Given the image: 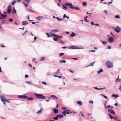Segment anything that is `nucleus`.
Returning <instances> with one entry per match:
<instances>
[{
  "mask_svg": "<svg viewBox=\"0 0 121 121\" xmlns=\"http://www.w3.org/2000/svg\"><path fill=\"white\" fill-rule=\"evenodd\" d=\"M65 5L66 6H70V8L71 9H74L76 10H79L80 9V8L79 7L73 6L72 4L70 3H65Z\"/></svg>",
  "mask_w": 121,
  "mask_h": 121,
  "instance_id": "nucleus-1",
  "label": "nucleus"
},
{
  "mask_svg": "<svg viewBox=\"0 0 121 121\" xmlns=\"http://www.w3.org/2000/svg\"><path fill=\"white\" fill-rule=\"evenodd\" d=\"M34 95L36 96L37 98L38 99H45L46 98V97L43 96L42 94L35 93L34 94Z\"/></svg>",
  "mask_w": 121,
  "mask_h": 121,
  "instance_id": "nucleus-2",
  "label": "nucleus"
},
{
  "mask_svg": "<svg viewBox=\"0 0 121 121\" xmlns=\"http://www.w3.org/2000/svg\"><path fill=\"white\" fill-rule=\"evenodd\" d=\"M106 65L108 68H111L113 67L112 63L110 61H107L106 63Z\"/></svg>",
  "mask_w": 121,
  "mask_h": 121,
  "instance_id": "nucleus-3",
  "label": "nucleus"
},
{
  "mask_svg": "<svg viewBox=\"0 0 121 121\" xmlns=\"http://www.w3.org/2000/svg\"><path fill=\"white\" fill-rule=\"evenodd\" d=\"M1 100L3 102L4 104L5 105L6 104V102H7L8 103H9L10 101L9 100H5L4 97H1Z\"/></svg>",
  "mask_w": 121,
  "mask_h": 121,
  "instance_id": "nucleus-4",
  "label": "nucleus"
},
{
  "mask_svg": "<svg viewBox=\"0 0 121 121\" xmlns=\"http://www.w3.org/2000/svg\"><path fill=\"white\" fill-rule=\"evenodd\" d=\"M11 9V5H9L8 8L7 13L9 14L10 13Z\"/></svg>",
  "mask_w": 121,
  "mask_h": 121,
  "instance_id": "nucleus-5",
  "label": "nucleus"
},
{
  "mask_svg": "<svg viewBox=\"0 0 121 121\" xmlns=\"http://www.w3.org/2000/svg\"><path fill=\"white\" fill-rule=\"evenodd\" d=\"M18 97L22 99H26L28 97L27 96L24 95H19L18 96Z\"/></svg>",
  "mask_w": 121,
  "mask_h": 121,
  "instance_id": "nucleus-6",
  "label": "nucleus"
},
{
  "mask_svg": "<svg viewBox=\"0 0 121 121\" xmlns=\"http://www.w3.org/2000/svg\"><path fill=\"white\" fill-rule=\"evenodd\" d=\"M69 48L70 49H79V48H78L77 46H69Z\"/></svg>",
  "mask_w": 121,
  "mask_h": 121,
  "instance_id": "nucleus-7",
  "label": "nucleus"
},
{
  "mask_svg": "<svg viewBox=\"0 0 121 121\" xmlns=\"http://www.w3.org/2000/svg\"><path fill=\"white\" fill-rule=\"evenodd\" d=\"M120 27H119L118 26H117L114 28V30L116 32L118 33L120 32Z\"/></svg>",
  "mask_w": 121,
  "mask_h": 121,
  "instance_id": "nucleus-8",
  "label": "nucleus"
},
{
  "mask_svg": "<svg viewBox=\"0 0 121 121\" xmlns=\"http://www.w3.org/2000/svg\"><path fill=\"white\" fill-rule=\"evenodd\" d=\"M113 39L112 37H110L108 39V41L110 43H112L113 42Z\"/></svg>",
  "mask_w": 121,
  "mask_h": 121,
  "instance_id": "nucleus-9",
  "label": "nucleus"
},
{
  "mask_svg": "<svg viewBox=\"0 0 121 121\" xmlns=\"http://www.w3.org/2000/svg\"><path fill=\"white\" fill-rule=\"evenodd\" d=\"M108 112L113 114H116L115 113V112L113 110L111 109H108Z\"/></svg>",
  "mask_w": 121,
  "mask_h": 121,
  "instance_id": "nucleus-10",
  "label": "nucleus"
},
{
  "mask_svg": "<svg viewBox=\"0 0 121 121\" xmlns=\"http://www.w3.org/2000/svg\"><path fill=\"white\" fill-rule=\"evenodd\" d=\"M11 13L13 14L16 13H17V11L15 10L14 7L11 11Z\"/></svg>",
  "mask_w": 121,
  "mask_h": 121,
  "instance_id": "nucleus-11",
  "label": "nucleus"
},
{
  "mask_svg": "<svg viewBox=\"0 0 121 121\" xmlns=\"http://www.w3.org/2000/svg\"><path fill=\"white\" fill-rule=\"evenodd\" d=\"M53 110L54 113L55 114L57 113L58 112V109L56 108H54Z\"/></svg>",
  "mask_w": 121,
  "mask_h": 121,
  "instance_id": "nucleus-12",
  "label": "nucleus"
},
{
  "mask_svg": "<svg viewBox=\"0 0 121 121\" xmlns=\"http://www.w3.org/2000/svg\"><path fill=\"white\" fill-rule=\"evenodd\" d=\"M22 23L23 25H26L28 24V23L27 21H24L22 22Z\"/></svg>",
  "mask_w": 121,
  "mask_h": 121,
  "instance_id": "nucleus-13",
  "label": "nucleus"
},
{
  "mask_svg": "<svg viewBox=\"0 0 121 121\" xmlns=\"http://www.w3.org/2000/svg\"><path fill=\"white\" fill-rule=\"evenodd\" d=\"M93 88H94V89H96L97 90H102L103 89H105L106 88L104 87V88H97V87H93Z\"/></svg>",
  "mask_w": 121,
  "mask_h": 121,
  "instance_id": "nucleus-14",
  "label": "nucleus"
},
{
  "mask_svg": "<svg viewBox=\"0 0 121 121\" xmlns=\"http://www.w3.org/2000/svg\"><path fill=\"white\" fill-rule=\"evenodd\" d=\"M71 34H70L69 35V36L70 37H73L76 35L75 33L74 32H72Z\"/></svg>",
  "mask_w": 121,
  "mask_h": 121,
  "instance_id": "nucleus-15",
  "label": "nucleus"
},
{
  "mask_svg": "<svg viewBox=\"0 0 121 121\" xmlns=\"http://www.w3.org/2000/svg\"><path fill=\"white\" fill-rule=\"evenodd\" d=\"M112 97L117 98L119 97V95L117 94H113L111 96Z\"/></svg>",
  "mask_w": 121,
  "mask_h": 121,
  "instance_id": "nucleus-16",
  "label": "nucleus"
},
{
  "mask_svg": "<svg viewBox=\"0 0 121 121\" xmlns=\"http://www.w3.org/2000/svg\"><path fill=\"white\" fill-rule=\"evenodd\" d=\"M43 108H40V109L38 111L37 113L38 114H40L42 112V111L43 110Z\"/></svg>",
  "mask_w": 121,
  "mask_h": 121,
  "instance_id": "nucleus-17",
  "label": "nucleus"
},
{
  "mask_svg": "<svg viewBox=\"0 0 121 121\" xmlns=\"http://www.w3.org/2000/svg\"><path fill=\"white\" fill-rule=\"evenodd\" d=\"M77 104L80 105H81L82 104V102L80 101H79L76 102Z\"/></svg>",
  "mask_w": 121,
  "mask_h": 121,
  "instance_id": "nucleus-18",
  "label": "nucleus"
},
{
  "mask_svg": "<svg viewBox=\"0 0 121 121\" xmlns=\"http://www.w3.org/2000/svg\"><path fill=\"white\" fill-rule=\"evenodd\" d=\"M95 62H92L90 63V64L86 66V67H88V66H93L94 65V63H95Z\"/></svg>",
  "mask_w": 121,
  "mask_h": 121,
  "instance_id": "nucleus-19",
  "label": "nucleus"
},
{
  "mask_svg": "<svg viewBox=\"0 0 121 121\" xmlns=\"http://www.w3.org/2000/svg\"><path fill=\"white\" fill-rule=\"evenodd\" d=\"M43 17V16H38L36 17V18L39 20H40Z\"/></svg>",
  "mask_w": 121,
  "mask_h": 121,
  "instance_id": "nucleus-20",
  "label": "nucleus"
},
{
  "mask_svg": "<svg viewBox=\"0 0 121 121\" xmlns=\"http://www.w3.org/2000/svg\"><path fill=\"white\" fill-rule=\"evenodd\" d=\"M88 17L87 16H86L84 18V21H85L87 22H89V21L87 20Z\"/></svg>",
  "mask_w": 121,
  "mask_h": 121,
  "instance_id": "nucleus-21",
  "label": "nucleus"
},
{
  "mask_svg": "<svg viewBox=\"0 0 121 121\" xmlns=\"http://www.w3.org/2000/svg\"><path fill=\"white\" fill-rule=\"evenodd\" d=\"M29 3H26L25 2L23 3V4L26 7H27L29 5Z\"/></svg>",
  "mask_w": 121,
  "mask_h": 121,
  "instance_id": "nucleus-22",
  "label": "nucleus"
},
{
  "mask_svg": "<svg viewBox=\"0 0 121 121\" xmlns=\"http://www.w3.org/2000/svg\"><path fill=\"white\" fill-rule=\"evenodd\" d=\"M57 115L58 117V118L59 119L61 118H62L63 117V115L62 114Z\"/></svg>",
  "mask_w": 121,
  "mask_h": 121,
  "instance_id": "nucleus-23",
  "label": "nucleus"
},
{
  "mask_svg": "<svg viewBox=\"0 0 121 121\" xmlns=\"http://www.w3.org/2000/svg\"><path fill=\"white\" fill-rule=\"evenodd\" d=\"M53 39L55 41H57L58 40V37H54V38H53Z\"/></svg>",
  "mask_w": 121,
  "mask_h": 121,
  "instance_id": "nucleus-24",
  "label": "nucleus"
},
{
  "mask_svg": "<svg viewBox=\"0 0 121 121\" xmlns=\"http://www.w3.org/2000/svg\"><path fill=\"white\" fill-rule=\"evenodd\" d=\"M59 62L61 63H65L66 62V61L65 60H60L59 61Z\"/></svg>",
  "mask_w": 121,
  "mask_h": 121,
  "instance_id": "nucleus-25",
  "label": "nucleus"
},
{
  "mask_svg": "<svg viewBox=\"0 0 121 121\" xmlns=\"http://www.w3.org/2000/svg\"><path fill=\"white\" fill-rule=\"evenodd\" d=\"M102 43L104 45H106V44L107 43V41H102Z\"/></svg>",
  "mask_w": 121,
  "mask_h": 121,
  "instance_id": "nucleus-26",
  "label": "nucleus"
},
{
  "mask_svg": "<svg viewBox=\"0 0 121 121\" xmlns=\"http://www.w3.org/2000/svg\"><path fill=\"white\" fill-rule=\"evenodd\" d=\"M64 111H66V114H70V113L69 112V110H64Z\"/></svg>",
  "mask_w": 121,
  "mask_h": 121,
  "instance_id": "nucleus-27",
  "label": "nucleus"
},
{
  "mask_svg": "<svg viewBox=\"0 0 121 121\" xmlns=\"http://www.w3.org/2000/svg\"><path fill=\"white\" fill-rule=\"evenodd\" d=\"M45 59V58L44 57H42L39 60L40 61H43Z\"/></svg>",
  "mask_w": 121,
  "mask_h": 121,
  "instance_id": "nucleus-28",
  "label": "nucleus"
},
{
  "mask_svg": "<svg viewBox=\"0 0 121 121\" xmlns=\"http://www.w3.org/2000/svg\"><path fill=\"white\" fill-rule=\"evenodd\" d=\"M53 119L55 120H57L58 119V115H57L56 117H54L53 118Z\"/></svg>",
  "mask_w": 121,
  "mask_h": 121,
  "instance_id": "nucleus-29",
  "label": "nucleus"
},
{
  "mask_svg": "<svg viewBox=\"0 0 121 121\" xmlns=\"http://www.w3.org/2000/svg\"><path fill=\"white\" fill-rule=\"evenodd\" d=\"M51 97H53L56 99H57L58 98L55 95H52L50 96Z\"/></svg>",
  "mask_w": 121,
  "mask_h": 121,
  "instance_id": "nucleus-30",
  "label": "nucleus"
},
{
  "mask_svg": "<svg viewBox=\"0 0 121 121\" xmlns=\"http://www.w3.org/2000/svg\"><path fill=\"white\" fill-rule=\"evenodd\" d=\"M103 71V69H100L99 71H97V72L98 74L99 73H100L102 72Z\"/></svg>",
  "mask_w": 121,
  "mask_h": 121,
  "instance_id": "nucleus-31",
  "label": "nucleus"
},
{
  "mask_svg": "<svg viewBox=\"0 0 121 121\" xmlns=\"http://www.w3.org/2000/svg\"><path fill=\"white\" fill-rule=\"evenodd\" d=\"M62 5L63 7V9L64 10H66L67 9V8L64 5L62 4Z\"/></svg>",
  "mask_w": 121,
  "mask_h": 121,
  "instance_id": "nucleus-32",
  "label": "nucleus"
},
{
  "mask_svg": "<svg viewBox=\"0 0 121 121\" xmlns=\"http://www.w3.org/2000/svg\"><path fill=\"white\" fill-rule=\"evenodd\" d=\"M7 16L5 14H2L1 15V17L3 18V19L5 17H7Z\"/></svg>",
  "mask_w": 121,
  "mask_h": 121,
  "instance_id": "nucleus-33",
  "label": "nucleus"
},
{
  "mask_svg": "<svg viewBox=\"0 0 121 121\" xmlns=\"http://www.w3.org/2000/svg\"><path fill=\"white\" fill-rule=\"evenodd\" d=\"M59 31V30H51V31L53 32H56Z\"/></svg>",
  "mask_w": 121,
  "mask_h": 121,
  "instance_id": "nucleus-34",
  "label": "nucleus"
},
{
  "mask_svg": "<svg viewBox=\"0 0 121 121\" xmlns=\"http://www.w3.org/2000/svg\"><path fill=\"white\" fill-rule=\"evenodd\" d=\"M46 34L47 35L48 37L49 38L51 37V35L49 34L48 33H46Z\"/></svg>",
  "mask_w": 121,
  "mask_h": 121,
  "instance_id": "nucleus-35",
  "label": "nucleus"
},
{
  "mask_svg": "<svg viewBox=\"0 0 121 121\" xmlns=\"http://www.w3.org/2000/svg\"><path fill=\"white\" fill-rule=\"evenodd\" d=\"M115 17L116 18H117L119 19V18H120V15H116L115 16Z\"/></svg>",
  "mask_w": 121,
  "mask_h": 121,
  "instance_id": "nucleus-36",
  "label": "nucleus"
},
{
  "mask_svg": "<svg viewBox=\"0 0 121 121\" xmlns=\"http://www.w3.org/2000/svg\"><path fill=\"white\" fill-rule=\"evenodd\" d=\"M56 19L58 21H61L63 20V19L62 18H60L58 17H57Z\"/></svg>",
  "mask_w": 121,
  "mask_h": 121,
  "instance_id": "nucleus-37",
  "label": "nucleus"
},
{
  "mask_svg": "<svg viewBox=\"0 0 121 121\" xmlns=\"http://www.w3.org/2000/svg\"><path fill=\"white\" fill-rule=\"evenodd\" d=\"M108 114L109 115V117H110V118L111 119H112V118L113 117L111 115L110 113H108Z\"/></svg>",
  "mask_w": 121,
  "mask_h": 121,
  "instance_id": "nucleus-38",
  "label": "nucleus"
},
{
  "mask_svg": "<svg viewBox=\"0 0 121 121\" xmlns=\"http://www.w3.org/2000/svg\"><path fill=\"white\" fill-rule=\"evenodd\" d=\"M87 3L86 2H83L82 3L83 6H86L87 4Z\"/></svg>",
  "mask_w": 121,
  "mask_h": 121,
  "instance_id": "nucleus-39",
  "label": "nucleus"
},
{
  "mask_svg": "<svg viewBox=\"0 0 121 121\" xmlns=\"http://www.w3.org/2000/svg\"><path fill=\"white\" fill-rule=\"evenodd\" d=\"M62 114L64 116H65L66 115V111H64L62 112Z\"/></svg>",
  "mask_w": 121,
  "mask_h": 121,
  "instance_id": "nucleus-40",
  "label": "nucleus"
},
{
  "mask_svg": "<svg viewBox=\"0 0 121 121\" xmlns=\"http://www.w3.org/2000/svg\"><path fill=\"white\" fill-rule=\"evenodd\" d=\"M8 21L9 22H11L13 21V20L12 18H11L8 20Z\"/></svg>",
  "mask_w": 121,
  "mask_h": 121,
  "instance_id": "nucleus-41",
  "label": "nucleus"
},
{
  "mask_svg": "<svg viewBox=\"0 0 121 121\" xmlns=\"http://www.w3.org/2000/svg\"><path fill=\"white\" fill-rule=\"evenodd\" d=\"M53 76L54 77H58L60 78H61L62 77V76H57L56 75H54Z\"/></svg>",
  "mask_w": 121,
  "mask_h": 121,
  "instance_id": "nucleus-42",
  "label": "nucleus"
},
{
  "mask_svg": "<svg viewBox=\"0 0 121 121\" xmlns=\"http://www.w3.org/2000/svg\"><path fill=\"white\" fill-rule=\"evenodd\" d=\"M58 71L57 72H56V75H58V74L60 73V70L59 69H58Z\"/></svg>",
  "mask_w": 121,
  "mask_h": 121,
  "instance_id": "nucleus-43",
  "label": "nucleus"
},
{
  "mask_svg": "<svg viewBox=\"0 0 121 121\" xmlns=\"http://www.w3.org/2000/svg\"><path fill=\"white\" fill-rule=\"evenodd\" d=\"M64 53H60L59 55V56L60 57H61L63 55H64Z\"/></svg>",
  "mask_w": 121,
  "mask_h": 121,
  "instance_id": "nucleus-44",
  "label": "nucleus"
},
{
  "mask_svg": "<svg viewBox=\"0 0 121 121\" xmlns=\"http://www.w3.org/2000/svg\"><path fill=\"white\" fill-rule=\"evenodd\" d=\"M16 2V1H13L11 3V4L13 5L14 4H15Z\"/></svg>",
  "mask_w": 121,
  "mask_h": 121,
  "instance_id": "nucleus-45",
  "label": "nucleus"
},
{
  "mask_svg": "<svg viewBox=\"0 0 121 121\" xmlns=\"http://www.w3.org/2000/svg\"><path fill=\"white\" fill-rule=\"evenodd\" d=\"M52 35L53 36H55V37H57V36L58 35H55V34H53V33L52 34Z\"/></svg>",
  "mask_w": 121,
  "mask_h": 121,
  "instance_id": "nucleus-46",
  "label": "nucleus"
},
{
  "mask_svg": "<svg viewBox=\"0 0 121 121\" xmlns=\"http://www.w3.org/2000/svg\"><path fill=\"white\" fill-rule=\"evenodd\" d=\"M119 76H118V77L116 79V80H115L116 82H117L118 81L119 79Z\"/></svg>",
  "mask_w": 121,
  "mask_h": 121,
  "instance_id": "nucleus-47",
  "label": "nucleus"
},
{
  "mask_svg": "<svg viewBox=\"0 0 121 121\" xmlns=\"http://www.w3.org/2000/svg\"><path fill=\"white\" fill-rule=\"evenodd\" d=\"M25 2H27V3H29L30 0H24Z\"/></svg>",
  "mask_w": 121,
  "mask_h": 121,
  "instance_id": "nucleus-48",
  "label": "nucleus"
},
{
  "mask_svg": "<svg viewBox=\"0 0 121 121\" xmlns=\"http://www.w3.org/2000/svg\"><path fill=\"white\" fill-rule=\"evenodd\" d=\"M42 83L43 84H44V85H46L47 84V83H46V82H45V81L42 82Z\"/></svg>",
  "mask_w": 121,
  "mask_h": 121,
  "instance_id": "nucleus-49",
  "label": "nucleus"
},
{
  "mask_svg": "<svg viewBox=\"0 0 121 121\" xmlns=\"http://www.w3.org/2000/svg\"><path fill=\"white\" fill-rule=\"evenodd\" d=\"M25 83H27L29 84H30V81H26Z\"/></svg>",
  "mask_w": 121,
  "mask_h": 121,
  "instance_id": "nucleus-50",
  "label": "nucleus"
},
{
  "mask_svg": "<svg viewBox=\"0 0 121 121\" xmlns=\"http://www.w3.org/2000/svg\"><path fill=\"white\" fill-rule=\"evenodd\" d=\"M67 17V16H66V14H64V15H63V19L65 17Z\"/></svg>",
  "mask_w": 121,
  "mask_h": 121,
  "instance_id": "nucleus-51",
  "label": "nucleus"
},
{
  "mask_svg": "<svg viewBox=\"0 0 121 121\" xmlns=\"http://www.w3.org/2000/svg\"><path fill=\"white\" fill-rule=\"evenodd\" d=\"M89 103L91 104H93V101L90 100L89 101Z\"/></svg>",
  "mask_w": 121,
  "mask_h": 121,
  "instance_id": "nucleus-52",
  "label": "nucleus"
},
{
  "mask_svg": "<svg viewBox=\"0 0 121 121\" xmlns=\"http://www.w3.org/2000/svg\"><path fill=\"white\" fill-rule=\"evenodd\" d=\"M108 49H111V46L108 45Z\"/></svg>",
  "mask_w": 121,
  "mask_h": 121,
  "instance_id": "nucleus-53",
  "label": "nucleus"
},
{
  "mask_svg": "<svg viewBox=\"0 0 121 121\" xmlns=\"http://www.w3.org/2000/svg\"><path fill=\"white\" fill-rule=\"evenodd\" d=\"M57 37H58V38H61L63 37V36H59V35H58Z\"/></svg>",
  "mask_w": 121,
  "mask_h": 121,
  "instance_id": "nucleus-54",
  "label": "nucleus"
},
{
  "mask_svg": "<svg viewBox=\"0 0 121 121\" xmlns=\"http://www.w3.org/2000/svg\"><path fill=\"white\" fill-rule=\"evenodd\" d=\"M28 77H29V76H28V75L26 74V75H25V77L26 78H28Z\"/></svg>",
  "mask_w": 121,
  "mask_h": 121,
  "instance_id": "nucleus-55",
  "label": "nucleus"
},
{
  "mask_svg": "<svg viewBox=\"0 0 121 121\" xmlns=\"http://www.w3.org/2000/svg\"><path fill=\"white\" fill-rule=\"evenodd\" d=\"M91 26H92L93 25H94L95 24L94 23V22H91Z\"/></svg>",
  "mask_w": 121,
  "mask_h": 121,
  "instance_id": "nucleus-56",
  "label": "nucleus"
},
{
  "mask_svg": "<svg viewBox=\"0 0 121 121\" xmlns=\"http://www.w3.org/2000/svg\"><path fill=\"white\" fill-rule=\"evenodd\" d=\"M105 98L107 99V96L104 95L102 94H101Z\"/></svg>",
  "mask_w": 121,
  "mask_h": 121,
  "instance_id": "nucleus-57",
  "label": "nucleus"
},
{
  "mask_svg": "<svg viewBox=\"0 0 121 121\" xmlns=\"http://www.w3.org/2000/svg\"><path fill=\"white\" fill-rule=\"evenodd\" d=\"M69 71L71 72L72 73H74V71L72 70L71 69H69Z\"/></svg>",
  "mask_w": 121,
  "mask_h": 121,
  "instance_id": "nucleus-58",
  "label": "nucleus"
},
{
  "mask_svg": "<svg viewBox=\"0 0 121 121\" xmlns=\"http://www.w3.org/2000/svg\"><path fill=\"white\" fill-rule=\"evenodd\" d=\"M0 47H3V48H4L5 47V46L4 45H0Z\"/></svg>",
  "mask_w": 121,
  "mask_h": 121,
  "instance_id": "nucleus-59",
  "label": "nucleus"
},
{
  "mask_svg": "<svg viewBox=\"0 0 121 121\" xmlns=\"http://www.w3.org/2000/svg\"><path fill=\"white\" fill-rule=\"evenodd\" d=\"M71 59H74L75 60H77V58H72Z\"/></svg>",
  "mask_w": 121,
  "mask_h": 121,
  "instance_id": "nucleus-60",
  "label": "nucleus"
},
{
  "mask_svg": "<svg viewBox=\"0 0 121 121\" xmlns=\"http://www.w3.org/2000/svg\"><path fill=\"white\" fill-rule=\"evenodd\" d=\"M37 39V38L36 36L34 37V41H35Z\"/></svg>",
  "mask_w": 121,
  "mask_h": 121,
  "instance_id": "nucleus-61",
  "label": "nucleus"
},
{
  "mask_svg": "<svg viewBox=\"0 0 121 121\" xmlns=\"http://www.w3.org/2000/svg\"><path fill=\"white\" fill-rule=\"evenodd\" d=\"M118 104L117 103H115V104L114 105L116 106L117 107L118 106Z\"/></svg>",
  "mask_w": 121,
  "mask_h": 121,
  "instance_id": "nucleus-62",
  "label": "nucleus"
},
{
  "mask_svg": "<svg viewBox=\"0 0 121 121\" xmlns=\"http://www.w3.org/2000/svg\"><path fill=\"white\" fill-rule=\"evenodd\" d=\"M61 109H66V108L65 107H63Z\"/></svg>",
  "mask_w": 121,
  "mask_h": 121,
  "instance_id": "nucleus-63",
  "label": "nucleus"
},
{
  "mask_svg": "<svg viewBox=\"0 0 121 121\" xmlns=\"http://www.w3.org/2000/svg\"><path fill=\"white\" fill-rule=\"evenodd\" d=\"M47 74L48 75H50V73L49 72H48L47 73Z\"/></svg>",
  "mask_w": 121,
  "mask_h": 121,
  "instance_id": "nucleus-64",
  "label": "nucleus"
}]
</instances>
